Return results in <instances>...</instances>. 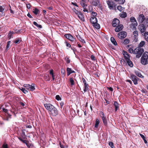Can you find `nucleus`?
<instances>
[{"instance_id":"1","label":"nucleus","mask_w":148,"mask_h":148,"mask_svg":"<svg viewBox=\"0 0 148 148\" xmlns=\"http://www.w3.org/2000/svg\"><path fill=\"white\" fill-rule=\"evenodd\" d=\"M141 63L145 65L148 63V52L145 51L143 54L141 59Z\"/></svg>"},{"instance_id":"2","label":"nucleus","mask_w":148,"mask_h":148,"mask_svg":"<svg viewBox=\"0 0 148 148\" xmlns=\"http://www.w3.org/2000/svg\"><path fill=\"white\" fill-rule=\"evenodd\" d=\"M90 21L95 28L97 29H99L100 28L99 25L97 23V19L96 17H91Z\"/></svg>"},{"instance_id":"3","label":"nucleus","mask_w":148,"mask_h":148,"mask_svg":"<svg viewBox=\"0 0 148 148\" xmlns=\"http://www.w3.org/2000/svg\"><path fill=\"white\" fill-rule=\"evenodd\" d=\"M144 52L143 49L141 48L140 47H138L134 50V54L136 55V57L137 58H140L141 56L142 53Z\"/></svg>"},{"instance_id":"4","label":"nucleus","mask_w":148,"mask_h":148,"mask_svg":"<svg viewBox=\"0 0 148 148\" xmlns=\"http://www.w3.org/2000/svg\"><path fill=\"white\" fill-rule=\"evenodd\" d=\"M44 106L45 108L49 111V112L55 107L51 104L49 103L45 104Z\"/></svg>"},{"instance_id":"5","label":"nucleus","mask_w":148,"mask_h":148,"mask_svg":"<svg viewBox=\"0 0 148 148\" xmlns=\"http://www.w3.org/2000/svg\"><path fill=\"white\" fill-rule=\"evenodd\" d=\"M127 35V33L126 32L122 31L118 34V36L119 38L123 39L126 37Z\"/></svg>"},{"instance_id":"6","label":"nucleus","mask_w":148,"mask_h":148,"mask_svg":"<svg viewBox=\"0 0 148 148\" xmlns=\"http://www.w3.org/2000/svg\"><path fill=\"white\" fill-rule=\"evenodd\" d=\"M23 143H25L28 148H32L33 145L32 144L30 143L29 141L25 139H20Z\"/></svg>"},{"instance_id":"7","label":"nucleus","mask_w":148,"mask_h":148,"mask_svg":"<svg viewBox=\"0 0 148 148\" xmlns=\"http://www.w3.org/2000/svg\"><path fill=\"white\" fill-rule=\"evenodd\" d=\"M49 113L50 115L53 116H56L58 113L57 108L55 107L51 110Z\"/></svg>"},{"instance_id":"8","label":"nucleus","mask_w":148,"mask_h":148,"mask_svg":"<svg viewBox=\"0 0 148 148\" xmlns=\"http://www.w3.org/2000/svg\"><path fill=\"white\" fill-rule=\"evenodd\" d=\"M100 116L102 119L103 123L104 125H106L107 124V122L106 117L103 112H101L100 113Z\"/></svg>"},{"instance_id":"9","label":"nucleus","mask_w":148,"mask_h":148,"mask_svg":"<svg viewBox=\"0 0 148 148\" xmlns=\"http://www.w3.org/2000/svg\"><path fill=\"white\" fill-rule=\"evenodd\" d=\"M23 86L26 88L27 90L31 91H33L35 89L34 87V86L30 85L29 84H24Z\"/></svg>"},{"instance_id":"10","label":"nucleus","mask_w":148,"mask_h":148,"mask_svg":"<svg viewBox=\"0 0 148 148\" xmlns=\"http://www.w3.org/2000/svg\"><path fill=\"white\" fill-rule=\"evenodd\" d=\"M139 28L141 33L143 35V34L145 33V31L146 30L145 26L144 24H141L139 26Z\"/></svg>"},{"instance_id":"11","label":"nucleus","mask_w":148,"mask_h":148,"mask_svg":"<svg viewBox=\"0 0 148 148\" xmlns=\"http://www.w3.org/2000/svg\"><path fill=\"white\" fill-rule=\"evenodd\" d=\"M120 21L117 18H115L113 20L112 23V25L113 27H116L117 25H119Z\"/></svg>"},{"instance_id":"12","label":"nucleus","mask_w":148,"mask_h":148,"mask_svg":"<svg viewBox=\"0 0 148 148\" xmlns=\"http://www.w3.org/2000/svg\"><path fill=\"white\" fill-rule=\"evenodd\" d=\"M123 54L124 56V58L126 61H128L130 59V56L129 55L127 52L125 51H123Z\"/></svg>"},{"instance_id":"13","label":"nucleus","mask_w":148,"mask_h":148,"mask_svg":"<svg viewBox=\"0 0 148 148\" xmlns=\"http://www.w3.org/2000/svg\"><path fill=\"white\" fill-rule=\"evenodd\" d=\"M145 19L144 15L143 14H140L137 18V20L139 22L142 23L145 20Z\"/></svg>"},{"instance_id":"14","label":"nucleus","mask_w":148,"mask_h":148,"mask_svg":"<svg viewBox=\"0 0 148 148\" xmlns=\"http://www.w3.org/2000/svg\"><path fill=\"white\" fill-rule=\"evenodd\" d=\"M107 3L110 9H113V7L115 6V5L113 2L108 0L107 1Z\"/></svg>"},{"instance_id":"15","label":"nucleus","mask_w":148,"mask_h":148,"mask_svg":"<svg viewBox=\"0 0 148 148\" xmlns=\"http://www.w3.org/2000/svg\"><path fill=\"white\" fill-rule=\"evenodd\" d=\"M116 27L115 29V31L116 32H118L121 30L123 27V25L121 24L119 25Z\"/></svg>"},{"instance_id":"16","label":"nucleus","mask_w":148,"mask_h":148,"mask_svg":"<svg viewBox=\"0 0 148 148\" xmlns=\"http://www.w3.org/2000/svg\"><path fill=\"white\" fill-rule=\"evenodd\" d=\"M65 37L67 39L71 41H73L75 38L71 35L70 34H66L64 35Z\"/></svg>"},{"instance_id":"17","label":"nucleus","mask_w":148,"mask_h":148,"mask_svg":"<svg viewBox=\"0 0 148 148\" xmlns=\"http://www.w3.org/2000/svg\"><path fill=\"white\" fill-rule=\"evenodd\" d=\"M131 77L132 80L134 84L135 85L137 84H138V82L136 77L134 75H132Z\"/></svg>"},{"instance_id":"18","label":"nucleus","mask_w":148,"mask_h":148,"mask_svg":"<svg viewBox=\"0 0 148 148\" xmlns=\"http://www.w3.org/2000/svg\"><path fill=\"white\" fill-rule=\"evenodd\" d=\"M77 15L78 18L81 21H84L85 19L84 18V17L83 16V15L82 13L80 12L78 14H77Z\"/></svg>"},{"instance_id":"19","label":"nucleus","mask_w":148,"mask_h":148,"mask_svg":"<svg viewBox=\"0 0 148 148\" xmlns=\"http://www.w3.org/2000/svg\"><path fill=\"white\" fill-rule=\"evenodd\" d=\"M130 21L133 22V23L135 26H136L137 25V23L135 18L133 17H132L130 18Z\"/></svg>"},{"instance_id":"20","label":"nucleus","mask_w":148,"mask_h":148,"mask_svg":"<svg viewBox=\"0 0 148 148\" xmlns=\"http://www.w3.org/2000/svg\"><path fill=\"white\" fill-rule=\"evenodd\" d=\"M114 105L115 107V111H116L119 108V104L116 101L114 102Z\"/></svg>"},{"instance_id":"21","label":"nucleus","mask_w":148,"mask_h":148,"mask_svg":"<svg viewBox=\"0 0 148 148\" xmlns=\"http://www.w3.org/2000/svg\"><path fill=\"white\" fill-rule=\"evenodd\" d=\"M33 12L34 13L35 15H37L40 13V11L37 8H35L33 9Z\"/></svg>"},{"instance_id":"22","label":"nucleus","mask_w":148,"mask_h":148,"mask_svg":"<svg viewBox=\"0 0 148 148\" xmlns=\"http://www.w3.org/2000/svg\"><path fill=\"white\" fill-rule=\"evenodd\" d=\"M99 120L97 119L96 120L95 124V129H97L98 126V125L99 124Z\"/></svg>"},{"instance_id":"23","label":"nucleus","mask_w":148,"mask_h":148,"mask_svg":"<svg viewBox=\"0 0 148 148\" xmlns=\"http://www.w3.org/2000/svg\"><path fill=\"white\" fill-rule=\"evenodd\" d=\"M110 40L112 43L115 45H117V43L113 37H111L110 38Z\"/></svg>"},{"instance_id":"24","label":"nucleus","mask_w":148,"mask_h":148,"mask_svg":"<svg viewBox=\"0 0 148 148\" xmlns=\"http://www.w3.org/2000/svg\"><path fill=\"white\" fill-rule=\"evenodd\" d=\"M83 1H81L80 2V4L83 7V8H86L87 6V5Z\"/></svg>"},{"instance_id":"25","label":"nucleus","mask_w":148,"mask_h":148,"mask_svg":"<svg viewBox=\"0 0 148 148\" xmlns=\"http://www.w3.org/2000/svg\"><path fill=\"white\" fill-rule=\"evenodd\" d=\"M135 74L139 77L140 78H143V76L139 71H135Z\"/></svg>"},{"instance_id":"26","label":"nucleus","mask_w":148,"mask_h":148,"mask_svg":"<svg viewBox=\"0 0 148 148\" xmlns=\"http://www.w3.org/2000/svg\"><path fill=\"white\" fill-rule=\"evenodd\" d=\"M120 16L122 18H125L127 16V14L125 12H123L120 14Z\"/></svg>"},{"instance_id":"27","label":"nucleus","mask_w":148,"mask_h":148,"mask_svg":"<svg viewBox=\"0 0 148 148\" xmlns=\"http://www.w3.org/2000/svg\"><path fill=\"white\" fill-rule=\"evenodd\" d=\"M88 84H84V92H86L88 90Z\"/></svg>"},{"instance_id":"28","label":"nucleus","mask_w":148,"mask_h":148,"mask_svg":"<svg viewBox=\"0 0 148 148\" xmlns=\"http://www.w3.org/2000/svg\"><path fill=\"white\" fill-rule=\"evenodd\" d=\"M71 68H67L66 69L67 74V76H69L71 73Z\"/></svg>"},{"instance_id":"29","label":"nucleus","mask_w":148,"mask_h":148,"mask_svg":"<svg viewBox=\"0 0 148 148\" xmlns=\"http://www.w3.org/2000/svg\"><path fill=\"white\" fill-rule=\"evenodd\" d=\"M144 36L145 40L147 41H148V32H145V33L143 34Z\"/></svg>"},{"instance_id":"30","label":"nucleus","mask_w":148,"mask_h":148,"mask_svg":"<svg viewBox=\"0 0 148 148\" xmlns=\"http://www.w3.org/2000/svg\"><path fill=\"white\" fill-rule=\"evenodd\" d=\"M128 65L131 67H132L133 66V64L132 62L130 60V59L128 61H126Z\"/></svg>"},{"instance_id":"31","label":"nucleus","mask_w":148,"mask_h":148,"mask_svg":"<svg viewBox=\"0 0 148 148\" xmlns=\"http://www.w3.org/2000/svg\"><path fill=\"white\" fill-rule=\"evenodd\" d=\"M77 38L79 41L83 43H85V42L84 40L82 39L79 36H77Z\"/></svg>"},{"instance_id":"32","label":"nucleus","mask_w":148,"mask_h":148,"mask_svg":"<svg viewBox=\"0 0 148 148\" xmlns=\"http://www.w3.org/2000/svg\"><path fill=\"white\" fill-rule=\"evenodd\" d=\"M21 38H18L16 39L14 41V43L15 44H17L21 42Z\"/></svg>"},{"instance_id":"33","label":"nucleus","mask_w":148,"mask_h":148,"mask_svg":"<svg viewBox=\"0 0 148 148\" xmlns=\"http://www.w3.org/2000/svg\"><path fill=\"white\" fill-rule=\"evenodd\" d=\"M33 24L37 27L40 28H42V26L41 25H39L36 22L34 21L33 22Z\"/></svg>"},{"instance_id":"34","label":"nucleus","mask_w":148,"mask_h":148,"mask_svg":"<svg viewBox=\"0 0 148 148\" xmlns=\"http://www.w3.org/2000/svg\"><path fill=\"white\" fill-rule=\"evenodd\" d=\"M145 42L144 41H141L140 44L139 45V47H143L144 45H145Z\"/></svg>"},{"instance_id":"35","label":"nucleus","mask_w":148,"mask_h":148,"mask_svg":"<svg viewBox=\"0 0 148 148\" xmlns=\"http://www.w3.org/2000/svg\"><path fill=\"white\" fill-rule=\"evenodd\" d=\"M21 89L22 90V92L25 94H26L28 92V91H27V90H26L25 88H21Z\"/></svg>"},{"instance_id":"36","label":"nucleus","mask_w":148,"mask_h":148,"mask_svg":"<svg viewBox=\"0 0 148 148\" xmlns=\"http://www.w3.org/2000/svg\"><path fill=\"white\" fill-rule=\"evenodd\" d=\"M130 40L128 39H125L123 41V43L125 44H127L129 42Z\"/></svg>"},{"instance_id":"37","label":"nucleus","mask_w":148,"mask_h":148,"mask_svg":"<svg viewBox=\"0 0 148 148\" xmlns=\"http://www.w3.org/2000/svg\"><path fill=\"white\" fill-rule=\"evenodd\" d=\"M117 9L120 11H121L123 10L124 8L122 7L121 6H118L117 7Z\"/></svg>"},{"instance_id":"38","label":"nucleus","mask_w":148,"mask_h":148,"mask_svg":"<svg viewBox=\"0 0 148 148\" xmlns=\"http://www.w3.org/2000/svg\"><path fill=\"white\" fill-rule=\"evenodd\" d=\"M69 81L71 85H74V81L72 78H70Z\"/></svg>"},{"instance_id":"39","label":"nucleus","mask_w":148,"mask_h":148,"mask_svg":"<svg viewBox=\"0 0 148 148\" xmlns=\"http://www.w3.org/2000/svg\"><path fill=\"white\" fill-rule=\"evenodd\" d=\"M73 12L75 13L77 15V14H78L80 12L78 11H77L75 8H73Z\"/></svg>"},{"instance_id":"40","label":"nucleus","mask_w":148,"mask_h":148,"mask_svg":"<svg viewBox=\"0 0 148 148\" xmlns=\"http://www.w3.org/2000/svg\"><path fill=\"white\" fill-rule=\"evenodd\" d=\"M65 61L66 62L67 64H69L70 63V60L69 58L68 57H66L65 58Z\"/></svg>"},{"instance_id":"41","label":"nucleus","mask_w":148,"mask_h":148,"mask_svg":"<svg viewBox=\"0 0 148 148\" xmlns=\"http://www.w3.org/2000/svg\"><path fill=\"white\" fill-rule=\"evenodd\" d=\"M109 145L111 148H114V147L113 143L111 142H110L109 143Z\"/></svg>"},{"instance_id":"42","label":"nucleus","mask_w":148,"mask_h":148,"mask_svg":"<svg viewBox=\"0 0 148 148\" xmlns=\"http://www.w3.org/2000/svg\"><path fill=\"white\" fill-rule=\"evenodd\" d=\"M144 22V24L147 26H148V18L145 19Z\"/></svg>"},{"instance_id":"43","label":"nucleus","mask_w":148,"mask_h":148,"mask_svg":"<svg viewBox=\"0 0 148 148\" xmlns=\"http://www.w3.org/2000/svg\"><path fill=\"white\" fill-rule=\"evenodd\" d=\"M128 51L129 53H133L134 54V50L132 48H130L128 49Z\"/></svg>"},{"instance_id":"44","label":"nucleus","mask_w":148,"mask_h":148,"mask_svg":"<svg viewBox=\"0 0 148 148\" xmlns=\"http://www.w3.org/2000/svg\"><path fill=\"white\" fill-rule=\"evenodd\" d=\"M133 35L135 37H137L138 36V32L137 31H135L133 32Z\"/></svg>"},{"instance_id":"45","label":"nucleus","mask_w":148,"mask_h":148,"mask_svg":"<svg viewBox=\"0 0 148 148\" xmlns=\"http://www.w3.org/2000/svg\"><path fill=\"white\" fill-rule=\"evenodd\" d=\"M2 148H8V145L5 143H4L2 146Z\"/></svg>"},{"instance_id":"46","label":"nucleus","mask_w":148,"mask_h":148,"mask_svg":"<svg viewBox=\"0 0 148 148\" xmlns=\"http://www.w3.org/2000/svg\"><path fill=\"white\" fill-rule=\"evenodd\" d=\"M95 5H97L99 3V0H94Z\"/></svg>"},{"instance_id":"47","label":"nucleus","mask_w":148,"mask_h":148,"mask_svg":"<svg viewBox=\"0 0 148 148\" xmlns=\"http://www.w3.org/2000/svg\"><path fill=\"white\" fill-rule=\"evenodd\" d=\"M92 15L93 16L92 17H95L97 15V14L95 12H92Z\"/></svg>"},{"instance_id":"48","label":"nucleus","mask_w":148,"mask_h":148,"mask_svg":"<svg viewBox=\"0 0 148 148\" xmlns=\"http://www.w3.org/2000/svg\"><path fill=\"white\" fill-rule=\"evenodd\" d=\"M56 99L58 101L60 100H61V98L59 95H57L56 96Z\"/></svg>"},{"instance_id":"49","label":"nucleus","mask_w":148,"mask_h":148,"mask_svg":"<svg viewBox=\"0 0 148 148\" xmlns=\"http://www.w3.org/2000/svg\"><path fill=\"white\" fill-rule=\"evenodd\" d=\"M11 115L8 114V116H7V118H5V120L6 121H8V118H11Z\"/></svg>"},{"instance_id":"50","label":"nucleus","mask_w":148,"mask_h":148,"mask_svg":"<svg viewBox=\"0 0 148 148\" xmlns=\"http://www.w3.org/2000/svg\"><path fill=\"white\" fill-rule=\"evenodd\" d=\"M118 1L120 4L123 3L125 2V0H119Z\"/></svg>"},{"instance_id":"51","label":"nucleus","mask_w":148,"mask_h":148,"mask_svg":"<svg viewBox=\"0 0 148 148\" xmlns=\"http://www.w3.org/2000/svg\"><path fill=\"white\" fill-rule=\"evenodd\" d=\"M4 10V8L2 6H0V12H3Z\"/></svg>"},{"instance_id":"52","label":"nucleus","mask_w":148,"mask_h":148,"mask_svg":"<svg viewBox=\"0 0 148 148\" xmlns=\"http://www.w3.org/2000/svg\"><path fill=\"white\" fill-rule=\"evenodd\" d=\"M60 108H62L64 104V103L63 102H61L60 103Z\"/></svg>"},{"instance_id":"53","label":"nucleus","mask_w":148,"mask_h":148,"mask_svg":"<svg viewBox=\"0 0 148 148\" xmlns=\"http://www.w3.org/2000/svg\"><path fill=\"white\" fill-rule=\"evenodd\" d=\"M2 110L4 112L7 113L8 112V110L7 109H5L4 108H2Z\"/></svg>"},{"instance_id":"54","label":"nucleus","mask_w":148,"mask_h":148,"mask_svg":"<svg viewBox=\"0 0 148 148\" xmlns=\"http://www.w3.org/2000/svg\"><path fill=\"white\" fill-rule=\"evenodd\" d=\"M90 58H91V59H92V60H94V61L95 60V57L94 56L91 55V56Z\"/></svg>"},{"instance_id":"55","label":"nucleus","mask_w":148,"mask_h":148,"mask_svg":"<svg viewBox=\"0 0 148 148\" xmlns=\"http://www.w3.org/2000/svg\"><path fill=\"white\" fill-rule=\"evenodd\" d=\"M84 9L83 10V11L84 12H86L87 13H88V10L86 8H83Z\"/></svg>"},{"instance_id":"56","label":"nucleus","mask_w":148,"mask_h":148,"mask_svg":"<svg viewBox=\"0 0 148 148\" xmlns=\"http://www.w3.org/2000/svg\"><path fill=\"white\" fill-rule=\"evenodd\" d=\"M45 139H40V143H42L43 145H45V143L44 142L43 140H44Z\"/></svg>"},{"instance_id":"57","label":"nucleus","mask_w":148,"mask_h":148,"mask_svg":"<svg viewBox=\"0 0 148 148\" xmlns=\"http://www.w3.org/2000/svg\"><path fill=\"white\" fill-rule=\"evenodd\" d=\"M10 41H9L8 42H7V46H6V47L7 48H8L9 47V45H10Z\"/></svg>"},{"instance_id":"58","label":"nucleus","mask_w":148,"mask_h":148,"mask_svg":"<svg viewBox=\"0 0 148 148\" xmlns=\"http://www.w3.org/2000/svg\"><path fill=\"white\" fill-rule=\"evenodd\" d=\"M66 46L67 47H71V45L67 42H66Z\"/></svg>"},{"instance_id":"59","label":"nucleus","mask_w":148,"mask_h":148,"mask_svg":"<svg viewBox=\"0 0 148 148\" xmlns=\"http://www.w3.org/2000/svg\"><path fill=\"white\" fill-rule=\"evenodd\" d=\"M59 145L61 148H64V146L62 145L61 143L60 142H59Z\"/></svg>"},{"instance_id":"60","label":"nucleus","mask_w":148,"mask_h":148,"mask_svg":"<svg viewBox=\"0 0 148 148\" xmlns=\"http://www.w3.org/2000/svg\"><path fill=\"white\" fill-rule=\"evenodd\" d=\"M82 81L84 83V84H87L86 82L85 79L84 78H82Z\"/></svg>"},{"instance_id":"61","label":"nucleus","mask_w":148,"mask_h":148,"mask_svg":"<svg viewBox=\"0 0 148 148\" xmlns=\"http://www.w3.org/2000/svg\"><path fill=\"white\" fill-rule=\"evenodd\" d=\"M108 88L111 91H112L113 90V88L111 87H108Z\"/></svg>"},{"instance_id":"62","label":"nucleus","mask_w":148,"mask_h":148,"mask_svg":"<svg viewBox=\"0 0 148 148\" xmlns=\"http://www.w3.org/2000/svg\"><path fill=\"white\" fill-rule=\"evenodd\" d=\"M27 16L29 17V18H32L33 17H32V16L29 13H28L27 14Z\"/></svg>"},{"instance_id":"63","label":"nucleus","mask_w":148,"mask_h":148,"mask_svg":"<svg viewBox=\"0 0 148 148\" xmlns=\"http://www.w3.org/2000/svg\"><path fill=\"white\" fill-rule=\"evenodd\" d=\"M50 74L51 75H53V70H51L50 71Z\"/></svg>"},{"instance_id":"64","label":"nucleus","mask_w":148,"mask_h":148,"mask_svg":"<svg viewBox=\"0 0 148 148\" xmlns=\"http://www.w3.org/2000/svg\"><path fill=\"white\" fill-rule=\"evenodd\" d=\"M140 135L141 136V137L143 138V139H145V136H144L142 134H140Z\"/></svg>"}]
</instances>
